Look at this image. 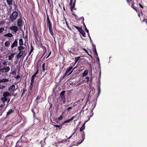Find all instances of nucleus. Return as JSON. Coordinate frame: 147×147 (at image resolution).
<instances>
[{"label": "nucleus", "mask_w": 147, "mask_h": 147, "mask_svg": "<svg viewBox=\"0 0 147 147\" xmlns=\"http://www.w3.org/2000/svg\"><path fill=\"white\" fill-rule=\"evenodd\" d=\"M85 123L80 128V131H82V139L80 142H79V141H78L77 143V144H76V145H78V144H80L83 142L85 139V134L84 133V131H83V130H84L85 129Z\"/></svg>", "instance_id": "nucleus-1"}, {"label": "nucleus", "mask_w": 147, "mask_h": 147, "mask_svg": "<svg viewBox=\"0 0 147 147\" xmlns=\"http://www.w3.org/2000/svg\"><path fill=\"white\" fill-rule=\"evenodd\" d=\"M18 16V14L16 11L13 12L11 15L10 16L9 19L11 21L15 20Z\"/></svg>", "instance_id": "nucleus-2"}, {"label": "nucleus", "mask_w": 147, "mask_h": 147, "mask_svg": "<svg viewBox=\"0 0 147 147\" xmlns=\"http://www.w3.org/2000/svg\"><path fill=\"white\" fill-rule=\"evenodd\" d=\"M73 67L71 66L67 69L66 71L65 74V76H68L71 74L73 71V69H72L69 73V72L73 69Z\"/></svg>", "instance_id": "nucleus-3"}, {"label": "nucleus", "mask_w": 147, "mask_h": 147, "mask_svg": "<svg viewBox=\"0 0 147 147\" xmlns=\"http://www.w3.org/2000/svg\"><path fill=\"white\" fill-rule=\"evenodd\" d=\"M65 91H63L61 92L60 94L61 98L63 101V102L64 103H65Z\"/></svg>", "instance_id": "nucleus-4"}, {"label": "nucleus", "mask_w": 147, "mask_h": 147, "mask_svg": "<svg viewBox=\"0 0 147 147\" xmlns=\"http://www.w3.org/2000/svg\"><path fill=\"white\" fill-rule=\"evenodd\" d=\"M37 74V71H36L35 73L32 76L31 80L30 86V89H31L33 86V84L34 82V78L36 76Z\"/></svg>", "instance_id": "nucleus-5"}, {"label": "nucleus", "mask_w": 147, "mask_h": 147, "mask_svg": "<svg viewBox=\"0 0 147 147\" xmlns=\"http://www.w3.org/2000/svg\"><path fill=\"white\" fill-rule=\"evenodd\" d=\"M10 70V68L9 67H4L3 68L0 69V71L2 72H7Z\"/></svg>", "instance_id": "nucleus-6"}, {"label": "nucleus", "mask_w": 147, "mask_h": 147, "mask_svg": "<svg viewBox=\"0 0 147 147\" xmlns=\"http://www.w3.org/2000/svg\"><path fill=\"white\" fill-rule=\"evenodd\" d=\"M75 134V135H74V136L75 137V136H77V133L76 132V131H75L70 136L69 138H68L65 139V140H61V141L60 142V143H63V142H65V141H67V140L68 139H69L70 138H71L72 137H73V136Z\"/></svg>", "instance_id": "nucleus-7"}, {"label": "nucleus", "mask_w": 147, "mask_h": 147, "mask_svg": "<svg viewBox=\"0 0 147 147\" xmlns=\"http://www.w3.org/2000/svg\"><path fill=\"white\" fill-rule=\"evenodd\" d=\"M76 2V0H74V3H73V4L72 6H70V8L71 9V11L72 12V14L74 16V15H75V13L74 11H73V9H74V7L75 5Z\"/></svg>", "instance_id": "nucleus-8"}, {"label": "nucleus", "mask_w": 147, "mask_h": 147, "mask_svg": "<svg viewBox=\"0 0 147 147\" xmlns=\"http://www.w3.org/2000/svg\"><path fill=\"white\" fill-rule=\"evenodd\" d=\"M47 26L48 27H52V24L51 21H50L49 16L48 15H47Z\"/></svg>", "instance_id": "nucleus-9"}, {"label": "nucleus", "mask_w": 147, "mask_h": 147, "mask_svg": "<svg viewBox=\"0 0 147 147\" xmlns=\"http://www.w3.org/2000/svg\"><path fill=\"white\" fill-rule=\"evenodd\" d=\"M9 29L11 30H12L13 32H16L18 30V28L17 26H12L9 28Z\"/></svg>", "instance_id": "nucleus-10"}, {"label": "nucleus", "mask_w": 147, "mask_h": 147, "mask_svg": "<svg viewBox=\"0 0 147 147\" xmlns=\"http://www.w3.org/2000/svg\"><path fill=\"white\" fill-rule=\"evenodd\" d=\"M18 40L17 39H15L12 44L11 46V49H13L14 47L17 46L18 45Z\"/></svg>", "instance_id": "nucleus-11"}, {"label": "nucleus", "mask_w": 147, "mask_h": 147, "mask_svg": "<svg viewBox=\"0 0 147 147\" xmlns=\"http://www.w3.org/2000/svg\"><path fill=\"white\" fill-rule=\"evenodd\" d=\"M15 86L13 84L11 86L8 88V90L9 91H11L14 90H16L17 89H15Z\"/></svg>", "instance_id": "nucleus-12"}, {"label": "nucleus", "mask_w": 147, "mask_h": 147, "mask_svg": "<svg viewBox=\"0 0 147 147\" xmlns=\"http://www.w3.org/2000/svg\"><path fill=\"white\" fill-rule=\"evenodd\" d=\"M19 52L17 55V56L18 58H19L23 55L25 52L24 51H19Z\"/></svg>", "instance_id": "nucleus-13"}, {"label": "nucleus", "mask_w": 147, "mask_h": 147, "mask_svg": "<svg viewBox=\"0 0 147 147\" xmlns=\"http://www.w3.org/2000/svg\"><path fill=\"white\" fill-rule=\"evenodd\" d=\"M81 18H82V22L83 23V26L84 27L85 29V31L87 33H88V30L86 26L85 25V24L84 23V17H81Z\"/></svg>", "instance_id": "nucleus-14"}, {"label": "nucleus", "mask_w": 147, "mask_h": 147, "mask_svg": "<svg viewBox=\"0 0 147 147\" xmlns=\"http://www.w3.org/2000/svg\"><path fill=\"white\" fill-rule=\"evenodd\" d=\"M80 33L82 35V36L84 37H86V33L82 29V28L79 31Z\"/></svg>", "instance_id": "nucleus-15"}, {"label": "nucleus", "mask_w": 147, "mask_h": 147, "mask_svg": "<svg viewBox=\"0 0 147 147\" xmlns=\"http://www.w3.org/2000/svg\"><path fill=\"white\" fill-rule=\"evenodd\" d=\"M10 93L8 92H5L3 93V96L5 98H7V97L10 95Z\"/></svg>", "instance_id": "nucleus-16"}, {"label": "nucleus", "mask_w": 147, "mask_h": 147, "mask_svg": "<svg viewBox=\"0 0 147 147\" xmlns=\"http://www.w3.org/2000/svg\"><path fill=\"white\" fill-rule=\"evenodd\" d=\"M22 20L21 18L19 19L18 20L17 25L18 26H21L22 24Z\"/></svg>", "instance_id": "nucleus-17"}, {"label": "nucleus", "mask_w": 147, "mask_h": 147, "mask_svg": "<svg viewBox=\"0 0 147 147\" xmlns=\"http://www.w3.org/2000/svg\"><path fill=\"white\" fill-rule=\"evenodd\" d=\"M15 54L14 53H12L9 56L8 58V60H12L13 59L14 57Z\"/></svg>", "instance_id": "nucleus-18"}, {"label": "nucleus", "mask_w": 147, "mask_h": 147, "mask_svg": "<svg viewBox=\"0 0 147 147\" xmlns=\"http://www.w3.org/2000/svg\"><path fill=\"white\" fill-rule=\"evenodd\" d=\"M24 47L22 46H20L18 47V51H23V50L24 49Z\"/></svg>", "instance_id": "nucleus-19"}, {"label": "nucleus", "mask_w": 147, "mask_h": 147, "mask_svg": "<svg viewBox=\"0 0 147 147\" xmlns=\"http://www.w3.org/2000/svg\"><path fill=\"white\" fill-rule=\"evenodd\" d=\"M4 37H11L13 36V35L11 33H8L7 34L4 35Z\"/></svg>", "instance_id": "nucleus-20"}, {"label": "nucleus", "mask_w": 147, "mask_h": 147, "mask_svg": "<svg viewBox=\"0 0 147 147\" xmlns=\"http://www.w3.org/2000/svg\"><path fill=\"white\" fill-rule=\"evenodd\" d=\"M88 73V70L87 69H86L83 72L82 76H85L87 75Z\"/></svg>", "instance_id": "nucleus-21"}, {"label": "nucleus", "mask_w": 147, "mask_h": 147, "mask_svg": "<svg viewBox=\"0 0 147 147\" xmlns=\"http://www.w3.org/2000/svg\"><path fill=\"white\" fill-rule=\"evenodd\" d=\"M71 26L73 27H74L76 28L77 30H78L79 32L80 31V30H81L82 28V27H79L78 26H77L74 25H72Z\"/></svg>", "instance_id": "nucleus-22"}, {"label": "nucleus", "mask_w": 147, "mask_h": 147, "mask_svg": "<svg viewBox=\"0 0 147 147\" xmlns=\"http://www.w3.org/2000/svg\"><path fill=\"white\" fill-rule=\"evenodd\" d=\"M19 44L20 46H22L24 44L23 40L22 38H20L19 39Z\"/></svg>", "instance_id": "nucleus-23"}, {"label": "nucleus", "mask_w": 147, "mask_h": 147, "mask_svg": "<svg viewBox=\"0 0 147 147\" xmlns=\"http://www.w3.org/2000/svg\"><path fill=\"white\" fill-rule=\"evenodd\" d=\"M9 81V80L7 79H3L0 80V82H6Z\"/></svg>", "instance_id": "nucleus-24"}, {"label": "nucleus", "mask_w": 147, "mask_h": 147, "mask_svg": "<svg viewBox=\"0 0 147 147\" xmlns=\"http://www.w3.org/2000/svg\"><path fill=\"white\" fill-rule=\"evenodd\" d=\"M98 92L97 93V97H98L100 93V85H99L98 86Z\"/></svg>", "instance_id": "nucleus-25"}, {"label": "nucleus", "mask_w": 147, "mask_h": 147, "mask_svg": "<svg viewBox=\"0 0 147 147\" xmlns=\"http://www.w3.org/2000/svg\"><path fill=\"white\" fill-rule=\"evenodd\" d=\"M134 2H132V4L131 5V7L132 8L135 10L137 12V9L134 6Z\"/></svg>", "instance_id": "nucleus-26"}, {"label": "nucleus", "mask_w": 147, "mask_h": 147, "mask_svg": "<svg viewBox=\"0 0 147 147\" xmlns=\"http://www.w3.org/2000/svg\"><path fill=\"white\" fill-rule=\"evenodd\" d=\"M33 31L34 32V34L35 35V36L36 39V33L37 32V29L36 28H35L34 27V25H33Z\"/></svg>", "instance_id": "nucleus-27"}, {"label": "nucleus", "mask_w": 147, "mask_h": 147, "mask_svg": "<svg viewBox=\"0 0 147 147\" xmlns=\"http://www.w3.org/2000/svg\"><path fill=\"white\" fill-rule=\"evenodd\" d=\"M7 3L9 5H11L12 4V0H6Z\"/></svg>", "instance_id": "nucleus-28"}, {"label": "nucleus", "mask_w": 147, "mask_h": 147, "mask_svg": "<svg viewBox=\"0 0 147 147\" xmlns=\"http://www.w3.org/2000/svg\"><path fill=\"white\" fill-rule=\"evenodd\" d=\"M10 44V42L9 41H7L5 43V46L6 47H8Z\"/></svg>", "instance_id": "nucleus-29"}, {"label": "nucleus", "mask_w": 147, "mask_h": 147, "mask_svg": "<svg viewBox=\"0 0 147 147\" xmlns=\"http://www.w3.org/2000/svg\"><path fill=\"white\" fill-rule=\"evenodd\" d=\"M74 16L75 18L78 20H80L81 19L82 20V18H81H81H78V17L76 14L74 15Z\"/></svg>", "instance_id": "nucleus-30"}, {"label": "nucleus", "mask_w": 147, "mask_h": 147, "mask_svg": "<svg viewBox=\"0 0 147 147\" xmlns=\"http://www.w3.org/2000/svg\"><path fill=\"white\" fill-rule=\"evenodd\" d=\"M80 57H76L75 59V64L80 59Z\"/></svg>", "instance_id": "nucleus-31"}, {"label": "nucleus", "mask_w": 147, "mask_h": 147, "mask_svg": "<svg viewBox=\"0 0 147 147\" xmlns=\"http://www.w3.org/2000/svg\"><path fill=\"white\" fill-rule=\"evenodd\" d=\"M8 98H5L4 97H2L1 100L3 102V103H4V102L5 101H6L7 100Z\"/></svg>", "instance_id": "nucleus-32"}, {"label": "nucleus", "mask_w": 147, "mask_h": 147, "mask_svg": "<svg viewBox=\"0 0 147 147\" xmlns=\"http://www.w3.org/2000/svg\"><path fill=\"white\" fill-rule=\"evenodd\" d=\"M83 50L85 52L87 53L88 55L89 56H90L91 57H92L88 53V51L85 49H83Z\"/></svg>", "instance_id": "nucleus-33"}, {"label": "nucleus", "mask_w": 147, "mask_h": 147, "mask_svg": "<svg viewBox=\"0 0 147 147\" xmlns=\"http://www.w3.org/2000/svg\"><path fill=\"white\" fill-rule=\"evenodd\" d=\"M13 111V110L12 109H10L9 111L7 112V113L6 115H9Z\"/></svg>", "instance_id": "nucleus-34"}, {"label": "nucleus", "mask_w": 147, "mask_h": 147, "mask_svg": "<svg viewBox=\"0 0 147 147\" xmlns=\"http://www.w3.org/2000/svg\"><path fill=\"white\" fill-rule=\"evenodd\" d=\"M42 70L43 71L45 70V63H44L42 64Z\"/></svg>", "instance_id": "nucleus-35"}, {"label": "nucleus", "mask_w": 147, "mask_h": 147, "mask_svg": "<svg viewBox=\"0 0 147 147\" xmlns=\"http://www.w3.org/2000/svg\"><path fill=\"white\" fill-rule=\"evenodd\" d=\"M54 127H58L59 129H61L62 128V125H54Z\"/></svg>", "instance_id": "nucleus-36"}, {"label": "nucleus", "mask_w": 147, "mask_h": 147, "mask_svg": "<svg viewBox=\"0 0 147 147\" xmlns=\"http://www.w3.org/2000/svg\"><path fill=\"white\" fill-rule=\"evenodd\" d=\"M35 109H32V112L33 113V115L34 116H34H35V112L34 111V110L36 109V107L34 108Z\"/></svg>", "instance_id": "nucleus-37"}, {"label": "nucleus", "mask_w": 147, "mask_h": 147, "mask_svg": "<svg viewBox=\"0 0 147 147\" xmlns=\"http://www.w3.org/2000/svg\"><path fill=\"white\" fill-rule=\"evenodd\" d=\"M31 49L30 51V52L29 53L28 55L29 56L31 54V53L33 51V48L32 47V45H31Z\"/></svg>", "instance_id": "nucleus-38"}, {"label": "nucleus", "mask_w": 147, "mask_h": 147, "mask_svg": "<svg viewBox=\"0 0 147 147\" xmlns=\"http://www.w3.org/2000/svg\"><path fill=\"white\" fill-rule=\"evenodd\" d=\"M93 52H94L95 55H96L97 56H98V54L96 50V48L94 49Z\"/></svg>", "instance_id": "nucleus-39"}, {"label": "nucleus", "mask_w": 147, "mask_h": 147, "mask_svg": "<svg viewBox=\"0 0 147 147\" xmlns=\"http://www.w3.org/2000/svg\"><path fill=\"white\" fill-rule=\"evenodd\" d=\"M63 119V117L62 115H60V116L58 118V119L59 120H62Z\"/></svg>", "instance_id": "nucleus-40"}, {"label": "nucleus", "mask_w": 147, "mask_h": 147, "mask_svg": "<svg viewBox=\"0 0 147 147\" xmlns=\"http://www.w3.org/2000/svg\"><path fill=\"white\" fill-rule=\"evenodd\" d=\"M49 32L51 35L53 36V38L55 39V37L54 36V34L53 30L50 31Z\"/></svg>", "instance_id": "nucleus-41"}, {"label": "nucleus", "mask_w": 147, "mask_h": 147, "mask_svg": "<svg viewBox=\"0 0 147 147\" xmlns=\"http://www.w3.org/2000/svg\"><path fill=\"white\" fill-rule=\"evenodd\" d=\"M4 30L3 28H0V33L2 32Z\"/></svg>", "instance_id": "nucleus-42"}, {"label": "nucleus", "mask_w": 147, "mask_h": 147, "mask_svg": "<svg viewBox=\"0 0 147 147\" xmlns=\"http://www.w3.org/2000/svg\"><path fill=\"white\" fill-rule=\"evenodd\" d=\"M26 91V90L25 89H23V91L22 93V95H21V96H22L24 94Z\"/></svg>", "instance_id": "nucleus-43"}, {"label": "nucleus", "mask_w": 147, "mask_h": 147, "mask_svg": "<svg viewBox=\"0 0 147 147\" xmlns=\"http://www.w3.org/2000/svg\"><path fill=\"white\" fill-rule=\"evenodd\" d=\"M5 87V86L3 85H0V89H3Z\"/></svg>", "instance_id": "nucleus-44"}, {"label": "nucleus", "mask_w": 147, "mask_h": 147, "mask_svg": "<svg viewBox=\"0 0 147 147\" xmlns=\"http://www.w3.org/2000/svg\"><path fill=\"white\" fill-rule=\"evenodd\" d=\"M73 0H70V2L69 4V5H70V6L72 5L73 4Z\"/></svg>", "instance_id": "nucleus-45"}, {"label": "nucleus", "mask_w": 147, "mask_h": 147, "mask_svg": "<svg viewBox=\"0 0 147 147\" xmlns=\"http://www.w3.org/2000/svg\"><path fill=\"white\" fill-rule=\"evenodd\" d=\"M89 78H90L88 76H87V77H86V79L87 80V81H86L87 82H88L89 80Z\"/></svg>", "instance_id": "nucleus-46"}, {"label": "nucleus", "mask_w": 147, "mask_h": 147, "mask_svg": "<svg viewBox=\"0 0 147 147\" xmlns=\"http://www.w3.org/2000/svg\"><path fill=\"white\" fill-rule=\"evenodd\" d=\"M72 109V108L71 107H69L68 108H67V111L68 112H69V110L71 109Z\"/></svg>", "instance_id": "nucleus-47"}, {"label": "nucleus", "mask_w": 147, "mask_h": 147, "mask_svg": "<svg viewBox=\"0 0 147 147\" xmlns=\"http://www.w3.org/2000/svg\"><path fill=\"white\" fill-rule=\"evenodd\" d=\"M66 24L67 26L68 27V28L69 29V30H71V29L70 28L69 26V25L68 24L67 22L66 21Z\"/></svg>", "instance_id": "nucleus-48"}, {"label": "nucleus", "mask_w": 147, "mask_h": 147, "mask_svg": "<svg viewBox=\"0 0 147 147\" xmlns=\"http://www.w3.org/2000/svg\"><path fill=\"white\" fill-rule=\"evenodd\" d=\"M48 28H49V32L52 30V27H49Z\"/></svg>", "instance_id": "nucleus-49"}, {"label": "nucleus", "mask_w": 147, "mask_h": 147, "mask_svg": "<svg viewBox=\"0 0 147 147\" xmlns=\"http://www.w3.org/2000/svg\"><path fill=\"white\" fill-rule=\"evenodd\" d=\"M74 116H73L71 118H70V119H69V121H72L74 119Z\"/></svg>", "instance_id": "nucleus-50"}, {"label": "nucleus", "mask_w": 147, "mask_h": 147, "mask_svg": "<svg viewBox=\"0 0 147 147\" xmlns=\"http://www.w3.org/2000/svg\"><path fill=\"white\" fill-rule=\"evenodd\" d=\"M20 78V76L19 75H17L15 77L16 79H18Z\"/></svg>", "instance_id": "nucleus-51"}, {"label": "nucleus", "mask_w": 147, "mask_h": 147, "mask_svg": "<svg viewBox=\"0 0 147 147\" xmlns=\"http://www.w3.org/2000/svg\"><path fill=\"white\" fill-rule=\"evenodd\" d=\"M51 51H50V53H49V54L48 55V56L47 57H46V58H48L50 55H51Z\"/></svg>", "instance_id": "nucleus-52"}, {"label": "nucleus", "mask_w": 147, "mask_h": 147, "mask_svg": "<svg viewBox=\"0 0 147 147\" xmlns=\"http://www.w3.org/2000/svg\"><path fill=\"white\" fill-rule=\"evenodd\" d=\"M127 2L128 3V4H129V5H130V2L131 1V0H126Z\"/></svg>", "instance_id": "nucleus-53"}, {"label": "nucleus", "mask_w": 147, "mask_h": 147, "mask_svg": "<svg viewBox=\"0 0 147 147\" xmlns=\"http://www.w3.org/2000/svg\"><path fill=\"white\" fill-rule=\"evenodd\" d=\"M11 74H12L13 75H14L16 74V72L15 71H13L11 73Z\"/></svg>", "instance_id": "nucleus-54"}, {"label": "nucleus", "mask_w": 147, "mask_h": 147, "mask_svg": "<svg viewBox=\"0 0 147 147\" xmlns=\"http://www.w3.org/2000/svg\"><path fill=\"white\" fill-rule=\"evenodd\" d=\"M143 21H145L146 23L147 24V19H144L143 20Z\"/></svg>", "instance_id": "nucleus-55"}, {"label": "nucleus", "mask_w": 147, "mask_h": 147, "mask_svg": "<svg viewBox=\"0 0 147 147\" xmlns=\"http://www.w3.org/2000/svg\"><path fill=\"white\" fill-rule=\"evenodd\" d=\"M139 5L140 7H141L142 8H143V6L141 4H139Z\"/></svg>", "instance_id": "nucleus-56"}, {"label": "nucleus", "mask_w": 147, "mask_h": 147, "mask_svg": "<svg viewBox=\"0 0 147 147\" xmlns=\"http://www.w3.org/2000/svg\"><path fill=\"white\" fill-rule=\"evenodd\" d=\"M38 43H39V45H40V46H42V43H40H40L38 42Z\"/></svg>", "instance_id": "nucleus-57"}, {"label": "nucleus", "mask_w": 147, "mask_h": 147, "mask_svg": "<svg viewBox=\"0 0 147 147\" xmlns=\"http://www.w3.org/2000/svg\"><path fill=\"white\" fill-rule=\"evenodd\" d=\"M88 36L91 39V37L90 36V34H89V33L88 32Z\"/></svg>", "instance_id": "nucleus-58"}, {"label": "nucleus", "mask_w": 147, "mask_h": 147, "mask_svg": "<svg viewBox=\"0 0 147 147\" xmlns=\"http://www.w3.org/2000/svg\"><path fill=\"white\" fill-rule=\"evenodd\" d=\"M4 105H0V108L2 107Z\"/></svg>", "instance_id": "nucleus-59"}, {"label": "nucleus", "mask_w": 147, "mask_h": 147, "mask_svg": "<svg viewBox=\"0 0 147 147\" xmlns=\"http://www.w3.org/2000/svg\"><path fill=\"white\" fill-rule=\"evenodd\" d=\"M66 121V122L67 123V122H69V121H69V120H67L66 121Z\"/></svg>", "instance_id": "nucleus-60"}, {"label": "nucleus", "mask_w": 147, "mask_h": 147, "mask_svg": "<svg viewBox=\"0 0 147 147\" xmlns=\"http://www.w3.org/2000/svg\"><path fill=\"white\" fill-rule=\"evenodd\" d=\"M97 61H98V62H99V58L98 57L97 58Z\"/></svg>", "instance_id": "nucleus-61"}, {"label": "nucleus", "mask_w": 147, "mask_h": 147, "mask_svg": "<svg viewBox=\"0 0 147 147\" xmlns=\"http://www.w3.org/2000/svg\"><path fill=\"white\" fill-rule=\"evenodd\" d=\"M138 16L140 17V13H138Z\"/></svg>", "instance_id": "nucleus-62"}, {"label": "nucleus", "mask_w": 147, "mask_h": 147, "mask_svg": "<svg viewBox=\"0 0 147 147\" xmlns=\"http://www.w3.org/2000/svg\"><path fill=\"white\" fill-rule=\"evenodd\" d=\"M92 46H93V47L94 48V49H95V47H96L95 45L94 44L93 45H92Z\"/></svg>", "instance_id": "nucleus-63"}, {"label": "nucleus", "mask_w": 147, "mask_h": 147, "mask_svg": "<svg viewBox=\"0 0 147 147\" xmlns=\"http://www.w3.org/2000/svg\"><path fill=\"white\" fill-rule=\"evenodd\" d=\"M4 111H2V110L0 109V113L1 112V113H2Z\"/></svg>", "instance_id": "nucleus-64"}]
</instances>
